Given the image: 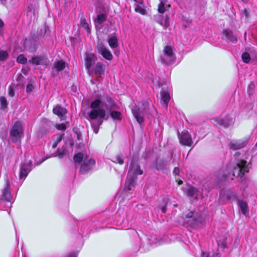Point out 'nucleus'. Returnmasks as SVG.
Segmentation results:
<instances>
[{
  "label": "nucleus",
  "mask_w": 257,
  "mask_h": 257,
  "mask_svg": "<svg viewBox=\"0 0 257 257\" xmlns=\"http://www.w3.org/2000/svg\"><path fill=\"white\" fill-rule=\"evenodd\" d=\"M184 191L187 195L190 197H195L197 198V196L199 195V192L198 189L193 186H188L184 188Z\"/></svg>",
  "instance_id": "nucleus-17"
},
{
  "label": "nucleus",
  "mask_w": 257,
  "mask_h": 257,
  "mask_svg": "<svg viewBox=\"0 0 257 257\" xmlns=\"http://www.w3.org/2000/svg\"><path fill=\"white\" fill-rule=\"evenodd\" d=\"M4 22L2 20H0V29L2 28L4 26Z\"/></svg>",
  "instance_id": "nucleus-53"
},
{
  "label": "nucleus",
  "mask_w": 257,
  "mask_h": 257,
  "mask_svg": "<svg viewBox=\"0 0 257 257\" xmlns=\"http://www.w3.org/2000/svg\"><path fill=\"white\" fill-rule=\"evenodd\" d=\"M160 3L158 6V12L163 14L166 11V7L170 8L171 5L169 0H160Z\"/></svg>",
  "instance_id": "nucleus-25"
},
{
  "label": "nucleus",
  "mask_w": 257,
  "mask_h": 257,
  "mask_svg": "<svg viewBox=\"0 0 257 257\" xmlns=\"http://www.w3.org/2000/svg\"><path fill=\"white\" fill-rule=\"evenodd\" d=\"M248 1V0H241V1H242V2H243L244 3H247Z\"/></svg>",
  "instance_id": "nucleus-57"
},
{
  "label": "nucleus",
  "mask_w": 257,
  "mask_h": 257,
  "mask_svg": "<svg viewBox=\"0 0 257 257\" xmlns=\"http://www.w3.org/2000/svg\"><path fill=\"white\" fill-rule=\"evenodd\" d=\"M81 25L87 31L88 33H90L91 31L89 24L86 22V20L81 19L80 21Z\"/></svg>",
  "instance_id": "nucleus-33"
},
{
  "label": "nucleus",
  "mask_w": 257,
  "mask_h": 257,
  "mask_svg": "<svg viewBox=\"0 0 257 257\" xmlns=\"http://www.w3.org/2000/svg\"><path fill=\"white\" fill-rule=\"evenodd\" d=\"M248 138H243L240 140H232L229 143L230 148L234 150L242 149L247 145L248 144Z\"/></svg>",
  "instance_id": "nucleus-10"
},
{
  "label": "nucleus",
  "mask_w": 257,
  "mask_h": 257,
  "mask_svg": "<svg viewBox=\"0 0 257 257\" xmlns=\"http://www.w3.org/2000/svg\"><path fill=\"white\" fill-rule=\"evenodd\" d=\"M175 55L171 47L166 46L164 49V54L161 56L162 62L166 64H170L175 62Z\"/></svg>",
  "instance_id": "nucleus-7"
},
{
  "label": "nucleus",
  "mask_w": 257,
  "mask_h": 257,
  "mask_svg": "<svg viewBox=\"0 0 257 257\" xmlns=\"http://www.w3.org/2000/svg\"><path fill=\"white\" fill-rule=\"evenodd\" d=\"M25 159L20 164L19 180L24 181L29 173L31 171L33 167V161L31 159H27L29 158V154H25Z\"/></svg>",
  "instance_id": "nucleus-4"
},
{
  "label": "nucleus",
  "mask_w": 257,
  "mask_h": 257,
  "mask_svg": "<svg viewBox=\"0 0 257 257\" xmlns=\"http://www.w3.org/2000/svg\"><path fill=\"white\" fill-rule=\"evenodd\" d=\"M224 195L226 197L227 199L230 201H234L237 199V196L236 192L227 190L225 191Z\"/></svg>",
  "instance_id": "nucleus-28"
},
{
  "label": "nucleus",
  "mask_w": 257,
  "mask_h": 257,
  "mask_svg": "<svg viewBox=\"0 0 257 257\" xmlns=\"http://www.w3.org/2000/svg\"><path fill=\"white\" fill-rule=\"evenodd\" d=\"M0 104L2 109H5V108H7L8 101L5 96L0 97Z\"/></svg>",
  "instance_id": "nucleus-37"
},
{
  "label": "nucleus",
  "mask_w": 257,
  "mask_h": 257,
  "mask_svg": "<svg viewBox=\"0 0 257 257\" xmlns=\"http://www.w3.org/2000/svg\"><path fill=\"white\" fill-rule=\"evenodd\" d=\"M174 207H177V205H175V204H174Z\"/></svg>",
  "instance_id": "nucleus-61"
},
{
  "label": "nucleus",
  "mask_w": 257,
  "mask_h": 257,
  "mask_svg": "<svg viewBox=\"0 0 257 257\" xmlns=\"http://www.w3.org/2000/svg\"><path fill=\"white\" fill-rule=\"evenodd\" d=\"M1 4L5 6L7 4V0H0Z\"/></svg>",
  "instance_id": "nucleus-52"
},
{
  "label": "nucleus",
  "mask_w": 257,
  "mask_h": 257,
  "mask_svg": "<svg viewBox=\"0 0 257 257\" xmlns=\"http://www.w3.org/2000/svg\"><path fill=\"white\" fill-rule=\"evenodd\" d=\"M249 55L251 61L256 62L257 61V52L256 51H250Z\"/></svg>",
  "instance_id": "nucleus-41"
},
{
  "label": "nucleus",
  "mask_w": 257,
  "mask_h": 257,
  "mask_svg": "<svg viewBox=\"0 0 257 257\" xmlns=\"http://www.w3.org/2000/svg\"><path fill=\"white\" fill-rule=\"evenodd\" d=\"M53 113L57 115L61 120L65 119L64 115L67 113V110L60 105H56L53 109Z\"/></svg>",
  "instance_id": "nucleus-20"
},
{
  "label": "nucleus",
  "mask_w": 257,
  "mask_h": 257,
  "mask_svg": "<svg viewBox=\"0 0 257 257\" xmlns=\"http://www.w3.org/2000/svg\"><path fill=\"white\" fill-rule=\"evenodd\" d=\"M241 58L243 62L245 63H248L250 61H251L249 53L247 52L242 53Z\"/></svg>",
  "instance_id": "nucleus-36"
},
{
  "label": "nucleus",
  "mask_w": 257,
  "mask_h": 257,
  "mask_svg": "<svg viewBox=\"0 0 257 257\" xmlns=\"http://www.w3.org/2000/svg\"><path fill=\"white\" fill-rule=\"evenodd\" d=\"M137 177L132 176L130 172H128V174L126 179L125 184V189L131 190L135 184Z\"/></svg>",
  "instance_id": "nucleus-16"
},
{
  "label": "nucleus",
  "mask_w": 257,
  "mask_h": 257,
  "mask_svg": "<svg viewBox=\"0 0 257 257\" xmlns=\"http://www.w3.org/2000/svg\"><path fill=\"white\" fill-rule=\"evenodd\" d=\"M163 167L161 166L160 163H158L157 164V169L158 170H162V169H163Z\"/></svg>",
  "instance_id": "nucleus-50"
},
{
  "label": "nucleus",
  "mask_w": 257,
  "mask_h": 257,
  "mask_svg": "<svg viewBox=\"0 0 257 257\" xmlns=\"http://www.w3.org/2000/svg\"><path fill=\"white\" fill-rule=\"evenodd\" d=\"M66 153L65 148H62L61 149H58L56 152L57 155L61 158Z\"/></svg>",
  "instance_id": "nucleus-42"
},
{
  "label": "nucleus",
  "mask_w": 257,
  "mask_h": 257,
  "mask_svg": "<svg viewBox=\"0 0 257 257\" xmlns=\"http://www.w3.org/2000/svg\"><path fill=\"white\" fill-rule=\"evenodd\" d=\"M9 54L7 51L0 50V61H5L8 58Z\"/></svg>",
  "instance_id": "nucleus-39"
},
{
  "label": "nucleus",
  "mask_w": 257,
  "mask_h": 257,
  "mask_svg": "<svg viewBox=\"0 0 257 257\" xmlns=\"http://www.w3.org/2000/svg\"><path fill=\"white\" fill-rule=\"evenodd\" d=\"M23 128L21 123L17 121L11 128L10 135L13 141L17 143H19L22 138Z\"/></svg>",
  "instance_id": "nucleus-6"
},
{
  "label": "nucleus",
  "mask_w": 257,
  "mask_h": 257,
  "mask_svg": "<svg viewBox=\"0 0 257 257\" xmlns=\"http://www.w3.org/2000/svg\"><path fill=\"white\" fill-rule=\"evenodd\" d=\"M29 63L33 65H47V59L43 56H35L29 60Z\"/></svg>",
  "instance_id": "nucleus-14"
},
{
  "label": "nucleus",
  "mask_w": 257,
  "mask_h": 257,
  "mask_svg": "<svg viewBox=\"0 0 257 257\" xmlns=\"http://www.w3.org/2000/svg\"><path fill=\"white\" fill-rule=\"evenodd\" d=\"M17 61L19 63L25 64L27 62V59L23 54L19 55L17 59Z\"/></svg>",
  "instance_id": "nucleus-38"
},
{
  "label": "nucleus",
  "mask_w": 257,
  "mask_h": 257,
  "mask_svg": "<svg viewBox=\"0 0 257 257\" xmlns=\"http://www.w3.org/2000/svg\"><path fill=\"white\" fill-rule=\"evenodd\" d=\"M256 146H257V142H256Z\"/></svg>",
  "instance_id": "nucleus-63"
},
{
  "label": "nucleus",
  "mask_w": 257,
  "mask_h": 257,
  "mask_svg": "<svg viewBox=\"0 0 257 257\" xmlns=\"http://www.w3.org/2000/svg\"><path fill=\"white\" fill-rule=\"evenodd\" d=\"M16 86L14 84H11L8 88V95L10 97H14L15 95Z\"/></svg>",
  "instance_id": "nucleus-34"
},
{
  "label": "nucleus",
  "mask_w": 257,
  "mask_h": 257,
  "mask_svg": "<svg viewBox=\"0 0 257 257\" xmlns=\"http://www.w3.org/2000/svg\"><path fill=\"white\" fill-rule=\"evenodd\" d=\"M140 246H137L135 249V250H139L142 247H144V246H145V244H144V239H140Z\"/></svg>",
  "instance_id": "nucleus-47"
},
{
  "label": "nucleus",
  "mask_w": 257,
  "mask_h": 257,
  "mask_svg": "<svg viewBox=\"0 0 257 257\" xmlns=\"http://www.w3.org/2000/svg\"><path fill=\"white\" fill-rule=\"evenodd\" d=\"M34 89V87L32 84H28L26 88V91L27 92L30 93Z\"/></svg>",
  "instance_id": "nucleus-48"
},
{
  "label": "nucleus",
  "mask_w": 257,
  "mask_h": 257,
  "mask_svg": "<svg viewBox=\"0 0 257 257\" xmlns=\"http://www.w3.org/2000/svg\"><path fill=\"white\" fill-rule=\"evenodd\" d=\"M249 169V164L246 161L238 160L233 168L232 176L242 178L245 173L248 172Z\"/></svg>",
  "instance_id": "nucleus-5"
},
{
  "label": "nucleus",
  "mask_w": 257,
  "mask_h": 257,
  "mask_svg": "<svg viewBox=\"0 0 257 257\" xmlns=\"http://www.w3.org/2000/svg\"><path fill=\"white\" fill-rule=\"evenodd\" d=\"M187 221L189 222L191 225L197 224L199 222L198 219L196 217V214L193 212H190L186 216Z\"/></svg>",
  "instance_id": "nucleus-24"
},
{
  "label": "nucleus",
  "mask_w": 257,
  "mask_h": 257,
  "mask_svg": "<svg viewBox=\"0 0 257 257\" xmlns=\"http://www.w3.org/2000/svg\"><path fill=\"white\" fill-rule=\"evenodd\" d=\"M27 16H30V19H34L35 17V11L34 6L32 4H30L28 6L27 13Z\"/></svg>",
  "instance_id": "nucleus-30"
},
{
  "label": "nucleus",
  "mask_w": 257,
  "mask_h": 257,
  "mask_svg": "<svg viewBox=\"0 0 257 257\" xmlns=\"http://www.w3.org/2000/svg\"><path fill=\"white\" fill-rule=\"evenodd\" d=\"M230 179H232V180H233V178H232V177H231V178H230Z\"/></svg>",
  "instance_id": "nucleus-62"
},
{
  "label": "nucleus",
  "mask_w": 257,
  "mask_h": 257,
  "mask_svg": "<svg viewBox=\"0 0 257 257\" xmlns=\"http://www.w3.org/2000/svg\"><path fill=\"white\" fill-rule=\"evenodd\" d=\"M154 109L153 106L150 103L147 102L146 103L143 104L140 107H133L132 109V112L137 122L141 124L144 122L145 116L148 114H152Z\"/></svg>",
  "instance_id": "nucleus-2"
},
{
  "label": "nucleus",
  "mask_w": 257,
  "mask_h": 257,
  "mask_svg": "<svg viewBox=\"0 0 257 257\" xmlns=\"http://www.w3.org/2000/svg\"><path fill=\"white\" fill-rule=\"evenodd\" d=\"M124 158L121 154H118L113 158L112 161L114 163L122 165L124 163Z\"/></svg>",
  "instance_id": "nucleus-31"
},
{
  "label": "nucleus",
  "mask_w": 257,
  "mask_h": 257,
  "mask_svg": "<svg viewBox=\"0 0 257 257\" xmlns=\"http://www.w3.org/2000/svg\"><path fill=\"white\" fill-rule=\"evenodd\" d=\"M107 42L111 48H115L118 46V40L114 35L111 36L107 39Z\"/></svg>",
  "instance_id": "nucleus-29"
},
{
  "label": "nucleus",
  "mask_w": 257,
  "mask_h": 257,
  "mask_svg": "<svg viewBox=\"0 0 257 257\" xmlns=\"http://www.w3.org/2000/svg\"><path fill=\"white\" fill-rule=\"evenodd\" d=\"M134 1H135L136 2L139 3V0H134Z\"/></svg>",
  "instance_id": "nucleus-59"
},
{
  "label": "nucleus",
  "mask_w": 257,
  "mask_h": 257,
  "mask_svg": "<svg viewBox=\"0 0 257 257\" xmlns=\"http://www.w3.org/2000/svg\"><path fill=\"white\" fill-rule=\"evenodd\" d=\"M128 172L131 173V175H132V176H135V177H137V175H142L143 173V171L141 169L140 166L137 162L134 161H132L131 162V167Z\"/></svg>",
  "instance_id": "nucleus-15"
},
{
  "label": "nucleus",
  "mask_w": 257,
  "mask_h": 257,
  "mask_svg": "<svg viewBox=\"0 0 257 257\" xmlns=\"http://www.w3.org/2000/svg\"><path fill=\"white\" fill-rule=\"evenodd\" d=\"M246 32H245V33H244V37H245H245H246Z\"/></svg>",
  "instance_id": "nucleus-60"
},
{
  "label": "nucleus",
  "mask_w": 257,
  "mask_h": 257,
  "mask_svg": "<svg viewBox=\"0 0 257 257\" xmlns=\"http://www.w3.org/2000/svg\"><path fill=\"white\" fill-rule=\"evenodd\" d=\"M224 177V179H226V178H227L228 177H227V176L226 175H224V177Z\"/></svg>",
  "instance_id": "nucleus-58"
},
{
  "label": "nucleus",
  "mask_w": 257,
  "mask_h": 257,
  "mask_svg": "<svg viewBox=\"0 0 257 257\" xmlns=\"http://www.w3.org/2000/svg\"><path fill=\"white\" fill-rule=\"evenodd\" d=\"M161 210H162V213H165L166 212V206H165L163 207Z\"/></svg>",
  "instance_id": "nucleus-51"
},
{
  "label": "nucleus",
  "mask_w": 257,
  "mask_h": 257,
  "mask_svg": "<svg viewBox=\"0 0 257 257\" xmlns=\"http://www.w3.org/2000/svg\"><path fill=\"white\" fill-rule=\"evenodd\" d=\"M223 34L226 40H227L232 43L236 42L237 40V37L233 35L232 32L229 30H223Z\"/></svg>",
  "instance_id": "nucleus-23"
},
{
  "label": "nucleus",
  "mask_w": 257,
  "mask_h": 257,
  "mask_svg": "<svg viewBox=\"0 0 257 257\" xmlns=\"http://www.w3.org/2000/svg\"><path fill=\"white\" fill-rule=\"evenodd\" d=\"M242 107H243L242 111L246 112L252 108V105L251 103H244L242 104Z\"/></svg>",
  "instance_id": "nucleus-43"
},
{
  "label": "nucleus",
  "mask_w": 257,
  "mask_h": 257,
  "mask_svg": "<svg viewBox=\"0 0 257 257\" xmlns=\"http://www.w3.org/2000/svg\"><path fill=\"white\" fill-rule=\"evenodd\" d=\"M66 67V63L62 60H56L55 61L52 67V73L62 71Z\"/></svg>",
  "instance_id": "nucleus-18"
},
{
  "label": "nucleus",
  "mask_w": 257,
  "mask_h": 257,
  "mask_svg": "<svg viewBox=\"0 0 257 257\" xmlns=\"http://www.w3.org/2000/svg\"><path fill=\"white\" fill-rule=\"evenodd\" d=\"M45 160V159H43V160H42V161H41L40 163H37V165H39L41 164V163H43Z\"/></svg>",
  "instance_id": "nucleus-55"
},
{
  "label": "nucleus",
  "mask_w": 257,
  "mask_h": 257,
  "mask_svg": "<svg viewBox=\"0 0 257 257\" xmlns=\"http://www.w3.org/2000/svg\"><path fill=\"white\" fill-rule=\"evenodd\" d=\"M106 20V17L104 14H101L97 15L95 20L96 28L100 29L102 28V24Z\"/></svg>",
  "instance_id": "nucleus-26"
},
{
  "label": "nucleus",
  "mask_w": 257,
  "mask_h": 257,
  "mask_svg": "<svg viewBox=\"0 0 257 257\" xmlns=\"http://www.w3.org/2000/svg\"><path fill=\"white\" fill-rule=\"evenodd\" d=\"M155 21L164 27L169 26V20L168 16L164 17L162 15H158L155 17Z\"/></svg>",
  "instance_id": "nucleus-21"
},
{
  "label": "nucleus",
  "mask_w": 257,
  "mask_h": 257,
  "mask_svg": "<svg viewBox=\"0 0 257 257\" xmlns=\"http://www.w3.org/2000/svg\"><path fill=\"white\" fill-rule=\"evenodd\" d=\"M201 257H220L219 253H214L211 256H210L208 253L202 252Z\"/></svg>",
  "instance_id": "nucleus-44"
},
{
  "label": "nucleus",
  "mask_w": 257,
  "mask_h": 257,
  "mask_svg": "<svg viewBox=\"0 0 257 257\" xmlns=\"http://www.w3.org/2000/svg\"><path fill=\"white\" fill-rule=\"evenodd\" d=\"M73 159L75 163H80L82 161V164L80 167V171L83 173L91 169L95 163L94 159L87 156H84V154L82 153H78L75 154Z\"/></svg>",
  "instance_id": "nucleus-3"
},
{
  "label": "nucleus",
  "mask_w": 257,
  "mask_h": 257,
  "mask_svg": "<svg viewBox=\"0 0 257 257\" xmlns=\"http://www.w3.org/2000/svg\"><path fill=\"white\" fill-rule=\"evenodd\" d=\"M237 203L241 213L246 217L249 216V208L247 203L243 200H237Z\"/></svg>",
  "instance_id": "nucleus-19"
},
{
  "label": "nucleus",
  "mask_w": 257,
  "mask_h": 257,
  "mask_svg": "<svg viewBox=\"0 0 257 257\" xmlns=\"http://www.w3.org/2000/svg\"><path fill=\"white\" fill-rule=\"evenodd\" d=\"M256 43H257V39H256Z\"/></svg>",
  "instance_id": "nucleus-64"
},
{
  "label": "nucleus",
  "mask_w": 257,
  "mask_h": 257,
  "mask_svg": "<svg viewBox=\"0 0 257 257\" xmlns=\"http://www.w3.org/2000/svg\"><path fill=\"white\" fill-rule=\"evenodd\" d=\"M161 95L162 97V100L163 101V105L164 107L167 108L170 99V94L167 92L163 91L161 92Z\"/></svg>",
  "instance_id": "nucleus-27"
},
{
  "label": "nucleus",
  "mask_w": 257,
  "mask_h": 257,
  "mask_svg": "<svg viewBox=\"0 0 257 257\" xmlns=\"http://www.w3.org/2000/svg\"><path fill=\"white\" fill-rule=\"evenodd\" d=\"M56 127L58 130L61 131H64L66 129V125L64 123L57 124Z\"/></svg>",
  "instance_id": "nucleus-46"
},
{
  "label": "nucleus",
  "mask_w": 257,
  "mask_h": 257,
  "mask_svg": "<svg viewBox=\"0 0 257 257\" xmlns=\"http://www.w3.org/2000/svg\"><path fill=\"white\" fill-rule=\"evenodd\" d=\"M91 111L88 113L89 120L91 121V125L93 132L97 134L99 126L103 122V119L106 116V110L109 111L110 116L116 120H121L122 115L119 109V106L111 98L106 99L105 102L100 99H96L90 104Z\"/></svg>",
  "instance_id": "nucleus-1"
},
{
  "label": "nucleus",
  "mask_w": 257,
  "mask_h": 257,
  "mask_svg": "<svg viewBox=\"0 0 257 257\" xmlns=\"http://www.w3.org/2000/svg\"><path fill=\"white\" fill-rule=\"evenodd\" d=\"M2 197L4 200L8 202H10L12 200L10 192V185L9 182H7L6 186L3 190Z\"/></svg>",
  "instance_id": "nucleus-22"
},
{
  "label": "nucleus",
  "mask_w": 257,
  "mask_h": 257,
  "mask_svg": "<svg viewBox=\"0 0 257 257\" xmlns=\"http://www.w3.org/2000/svg\"><path fill=\"white\" fill-rule=\"evenodd\" d=\"M179 138L181 144L184 146L190 147L192 144L191 136L187 131H183L181 134H179Z\"/></svg>",
  "instance_id": "nucleus-13"
},
{
  "label": "nucleus",
  "mask_w": 257,
  "mask_h": 257,
  "mask_svg": "<svg viewBox=\"0 0 257 257\" xmlns=\"http://www.w3.org/2000/svg\"><path fill=\"white\" fill-rule=\"evenodd\" d=\"M105 70V65L100 62H97L95 66L93 67L88 72L89 74L90 75L94 73L97 77H101L104 75Z\"/></svg>",
  "instance_id": "nucleus-9"
},
{
  "label": "nucleus",
  "mask_w": 257,
  "mask_h": 257,
  "mask_svg": "<svg viewBox=\"0 0 257 257\" xmlns=\"http://www.w3.org/2000/svg\"><path fill=\"white\" fill-rule=\"evenodd\" d=\"M97 58L96 56L93 53H86L85 58V67L88 71L94 66Z\"/></svg>",
  "instance_id": "nucleus-12"
},
{
  "label": "nucleus",
  "mask_w": 257,
  "mask_h": 257,
  "mask_svg": "<svg viewBox=\"0 0 257 257\" xmlns=\"http://www.w3.org/2000/svg\"><path fill=\"white\" fill-rule=\"evenodd\" d=\"M62 136H58L57 137L56 141L54 142L52 145V148L55 149L57 147L58 144L61 141Z\"/></svg>",
  "instance_id": "nucleus-45"
},
{
  "label": "nucleus",
  "mask_w": 257,
  "mask_h": 257,
  "mask_svg": "<svg viewBox=\"0 0 257 257\" xmlns=\"http://www.w3.org/2000/svg\"><path fill=\"white\" fill-rule=\"evenodd\" d=\"M255 85L253 82H250L248 85L247 92L248 95L251 96L254 93Z\"/></svg>",
  "instance_id": "nucleus-32"
},
{
  "label": "nucleus",
  "mask_w": 257,
  "mask_h": 257,
  "mask_svg": "<svg viewBox=\"0 0 257 257\" xmlns=\"http://www.w3.org/2000/svg\"><path fill=\"white\" fill-rule=\"evenodd\" d=\"M250 13V10L248 8H244L241 12V18H244L245 20L248 19Z\"/></svg>",
  "instance_id": "nucleus-35"
},
{
  "label": "nucleus",
  "mask_w": 257,
  "mask_h": 257,
  "mask_svg": "<svg viewBox=\"0 0 257 257\" xmlns=\"http://www.w3.org/2000/svg\"><path fill=\"white\" fill-rule=\"evenodd\" d=\"M135 11L142 15H145L146 14V11L139 4L136 5Z\"/></svg>",
  "instance_id": "nucleus-40"
},
{
  "label": "nucleus",
  "mask_w": 257,
  "mask_h": 257,
  "mask_svg": "<svg viewBox=\"0 0 257 257\" xmlns=\"http://www.w3.org/2000/svg\"><path fill=\"white\" fill-rule=\"evenodd\" d=\"M96 50L98 54L106 60L111 61L112 60L113 55L111 52L102 43H97Z\"/></svg>",
  "instance_id": "nucleus-8"
},
{
  "label": "nucleus",
  "mask_w": 257,
  "mask_h": 257,
  "mask_svg": "<svg viewBox=\"0 0 257 257\" xmlns=\"http://www.w3.org/2000/svg\"><path fill=\"white\" fill-rule=\"evenodd\" d=\"M182 183H183V181H182V180H179V181H178V184H179V185H181V184H182Z\"/></svg>",
  "instance_id": "nucleus-56"
},
{
  "label": "nucleus",
  "mask_w": 257,
  "mask_h": 257,
  "mask_svg": "<svg viewBox=\"0 0 257 257\" xmlns=\"http://www.w3.org/2000/svg\"><path fill=\"white\" fill-rule=\"evenodd\" d=\"M240 153L237 152L235 153L234 156H235V157H238L239 156H240Z\"/></svg>",
  "instance_id": "nucleus-54"
},
{
  "label": "nucleus",
  "mask_w": 257,
  "mask_h": 257,
  "mask_svg": "<svg viewBox=\"0 0 257 257\" xmlns=\"http://www.w3.org/2000/svg\"><path fill=\"white\" fill-rule=\"evenodd\" d=\"M216 124L219 126L228 127L232 125L234 122V119L229 116H226L223 118H218L216 119Z\"/></svg>",
  "instance_id": "nucleus-11"
},
{
  "label": "nucleus",
  "mask_w": 257,
  "mask_h": 257,
  "mask_svg": "<svg viewBox=\"0 0 257 257\" xmlns=\"http://www.w3.org/2000/svg\"><path fill=\"white\" fill-rule=\"evenodd\" d=\"M180 172V170L178 167H175L173 170V174L175 175H179Z\"/></svg>",
  "instance_id": "nucleus-49"
}]
</instances>
